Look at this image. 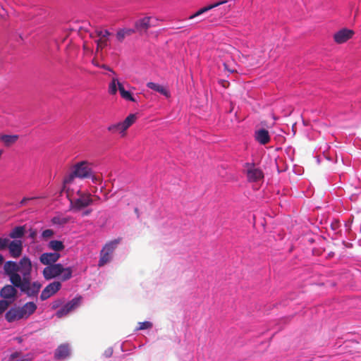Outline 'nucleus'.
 Masks as SVG:
<instances>
[{
	"instance_id": "f257e3e1",
	"label": "nucleus",
	"mask_w": 361,
	"mask_h": 361,
	"mask_svg": "<svg viewBox=\"0 0 361 361\" xmlns=\"http://www.w3.org/2000/svg\"><path fill=\"white\" fill-rule=\"evenodd\" d=\"M73 270L71 267L64 268L61 264H54L46 267L42 271L46 280H51L61 275V280L65 281L72 277Z\"/></svg>"
},
{
	"instance_id": "f03ea898",
	"label": "nucleus",
	"mask_w": 361,
	"mask_h": 361,
	"mask_svg": "<svg viewBox=\"0 0 361 361\" xmlns=\"http://www.w3.org/2000/svg\"><path fill=\"white\" fill-rule=\"evenodd\" d=\"M92 171L87 161H80L73 166V171L67 176L63 183L65 184L71 183L75 178H87L92 176Z\"/></svg>"
},
{
	"instance_id": "7ed1b4c3",
	"label": "nucleus",
	"mask_w": 361,
	"mask_h": 361,
	"mask_svg": "<svg viewBox=\"0 0 361 361\" xmlns=\"http://www.w3.org/2000/svg\"><path fill=\"white\" fill-rule=\"evenodd\" d=\"M4 270L5 274L9 277V281L14 286L20 283L22 280L18 273V263L13 261H7L4 263Z\"/></svg>"
},
{
	"instance_id": "20e7f679",
	"label": "nucleus",
	"mask_w": 361,
	"mask_h": 361,
	"mask_svg": "<svg viewBox=\"0 0 361 361\" xmlns=\"http://www.w3.org/2000/svg\"><path fill=\"white\" fill-rule=\"evenodd\" d=\"M16 287L19 288L20 290L25 293L29 297L36 296L42 287V284L38 281L31 282V279L20 281Z\"/></svg>"
},
{
	"instance_id": "39448f33",
	"label": "nucleus",
	"mask_w": 361,
	"mask_h": 361,
	"mask_svg": "<svg viewBox=\"0 0 361 361\" xmlns=\"http://www.w3.org/2000/svg\"><path fill=\"white\" fill-rule=\"evenodd\" d=\"M120 240H114L106 243L100 252V258L99 260L98 266L103 267L111 259V255L116 246L119 243Z\"/></svg>"
},
{
	"instance_id": "423d86ee",
	"label": "nucleus",
	"mask_w": 361,
	"mask_h": 361,
	"mask_svg": "<svg viewBox=\"0 0 361 361\" xmlns=\"http://www.w3.org/2000/svg\"><path fill=\"white\" fill-rule=\"evenodd\" d=\"M159 20L152 16H145L135 23V30L140 34H146L149 28L158 25Z\"/></svg>"
},
{
	"instance_id": "0eeeda50",
	"label": "nucleus",
	"mask_w": 361,
	"mask_h": 361,
	"mask_svg": "<svg viewBox=\"0 0 361 361\" xmlns=\"http://www.w3.org/2000/svg\"><path fill=\"white\" fill-rule=\"evenodd\" d=\"M244 168L249 182H257L264 178L262 171L257 168L254 164L245 163Z\"/></svg>"
},
{
	"instance_id": "6e6552de",
	"label": "nucleus",
	"mask_w": 361,
	"mask_h": 361,
	"mask_svg": "<svg viewBox=\"0 0 361 361\" xmlns=\"http://www.w3.org/2000/svg\"><path fill=\"white\" fill-rule=\"evenodd\" d=\"M18 272L21 274L22 281L31 279L32 262L29 257L24 256L18 263Z\"/></svg>"
},
{
	"instance_id": "1a4fd4ad",
	"label": "nucleus",
	"mask_w": 361,
	"mask_h": 361,
	"mask_svg": "<svg viewBox=\"0 0 361 361\" xmlns=\"http://www.w3.org/2000/svg\"><path fill=\"white\" fill-rule=\"evenodd\" d=\"M78 194L79 197L73 202L71 201V204L75 209L79 210L92 204L93 200L90 193H80L79 191Z\"/></svg>"
},
{
	"instance_id": "9d476101",
	"label": "nucleus",
	"mask_w": 361,
	"mask_h": 361,
	"mask_svg": "<svg viewBox=\"0 0 361 361\" xmlns=\"http://www.w3.org/2000/svg\"><path fill=\"white\" fill-rule=\"evenodd\" d=\"M16 287L12 285H6L0 291V296L4 301H10L11 305L16 300L18 290Z\"/></svg>"
},
{
	"instance_id": "9b49d317",
	"label": "nucleus",
	"mask_w": 361,
	"mask_h": 361,
	"mask_svg": "<svg viewBox=\"0 0 361 361\" xmlns=\"http://www.w3.org/2000/svg\"><path fill=\"white\" fill-rule=\"evenodd\" d=\"M61 288V283L59 281H54L47 285L42 291L40 299L45 300L57 293Z\"/></svg>"
},
{
	"instance_id": "f8f14e48",
	"label": "nucleus",
	"mask_w": 361,
	"mask_h": 361,
	"mask_svg": "<svg viewBox=\"0 0 361 361\" xmlns=\"http://www.w3.org/2000/svg\"><path fill=\"white\" fill-rule=\"evenodd\" d=\"M10 255L13 258L19 257L23 252V242L20 240H13L8 243V247Z\"/></svg>"
},
{
	"instance_id": "ddd939ff",
	"label": "nucleus",
	"mask_w": 361,
	"mask_h": 361,
	"mask_svg": "<svg viewBox=\"0 0 361 361\" xmlns=\"http://www.w3.org/2000/svg\"><path fill=\"white\" fill-rule=\"evenodd\" d=\"M95 36L98 39L95 41L96 44H99V47H106L109 45V37L111 33L107 30L97 29L94 32Z\"/></svg>"
},
{
	"instance_id": "4468645a",
	"label": "nucleus",
	"mask_w": 361,
	"mask_h": 361,
	"mask_svg": "<svg viewBox=\"0 0 361 361\" xmlns=\"http://www.w3.org/2000/svg\"><path fill=\"white\" fill-rule=\"evenodd\" d=\"M80 302V298H75L68 302H67L61 309L57 311L56 315L59 318H61L67 314H68L71 311L75 309Z\"/></svg>"
},
{
	"instance_id": "2eb2a0df",
	"label": "nucleus",
	"mask_w": 361,
	"mask_h": 361,
	"mask_svg": "<svg viewBox=\"0 0 361 361\" xmlns=\"http://www.w3.org/2000/svg\"><path fill=\"white\" fill-rule=\"evenodd\" d=\"M60 257L61 255L58 252H44L40 255L39 261L47 267L56 264Z\"/></svg>"
},
{
	"instance_id": "dca6fc26",
	"label": "nucleus",
	"mask_w": 361,
	"mask_h": 361,
	"mask_svg": "<svg viewBox=\"0 0 361 361\" xmlns=\"http://www.w3.org/2000/svg\"><path fill=\"white\" fill-rule=\"evenodd\" d=\"M353 35V32L352 30L343 29L334 35V40L337 43L341 44L350 39Z\"/></svg>"
},
{
	"instance_id": "f3484780",
	"label": "nucleus",
	"mask_w": 361,
	"mask_h": 361,
	"mask_svg": "<svg viewBox=\"0 0 361 361\" xmlns=\"http://www.w3.org/2000/svg\"><path fill=\"white\" fill-rule=\"evenodd\" d=\"M23 319L28 318L37 310V305L33 302H27L23 307H19Z\"/></svg>"
},
{
	"instance_id": "a211bd4d",
	"label": "nucleus",
	"mask_w": 361,
	"mask_h": 361,
	"mask_svg": "<svg viewBox=\"0 0 361 361\" xmlns=\"http://www.w3.org/2000/svg\"><path fill=\"white\" fill-rule=\"evenodd\" d=\"M255 140L261 145H266L270 141V135L267 130L264 128L255 131Z\"/></svg>"
},
{
	"instance_id": "6ab92c4d",
	"label": "nucleus",
	"mask_w": 361,
	"mask_h": 361,
	"mask_svg": "<svg viewBox=\"0 0 361 361\" xmlns=\"http://www.w3.org/2000/svg\"><path fill=\"white\" fill-rule=\"evenodd\" d=\"M6 319L8 322H13L16 320L23 319L19 307L10 309L5 315Z\"/></svg>"
},
{
	"instance_id": "aec40b11",
	"label": "nucleus",
	"mask_w": 361,
	"mask_h": 361,
	"mask_svg": "<svg viewBox=\"0 0 361 361\" xmlns=\"http://www.w3.org/2000/svg\"><path fill=\"white\" fill-rule=\"evenodd\" d=\"M70 355V348L68 344L60 345L55 351V358L57 360L65 359Z\"/></svg>"
},
{
	"instance_id": "412c9836",
	"label": "nucleus",
	"mask_w": 361,
	"mask_h": 361,
	"mask_svg": "<svg viewBox=\"0 0 361 361\" xmlns=\"http://www.w3.org/2000/svg\"><path fill=\"white\" fill-rule=\"evenodd\" d=\"M227 1L226 0H223V1H217L214 4H209L207 6H204L202 8H200V10H198L196 13H195L194 14L191 15L190 17H189V19H192L197 16H199L203 13H204L205 12H207L221 4H224L225 3H226Z\"/></svg>"
},
{
	"instance_id": "4be33fe9",
	"label": "nucleus",
	"mask_w": 361,
	"mask_h": 361,
	"mask_svg": "<svg viewBox=\"0 0 361 361\" xmlns=\"http://www.w3.org/2000/svg\"><path fill=\"white\" fill-rule=\"evenodd\" d=\"M147 87L151 90H153L163 95H164L166 97H170V92L163 85H161L159 84L153 82H149L147 83Z\"/></svg>"
},
{
	"instance_id": "5701e85b",
	"label": "nucleus",
	"mask_w": 361,
	"mask_h": 361,
	"mask_svg": "<svg viewBox=\"0 0 361 361\" xmlns=\"http://www.w3.org/2000/svg\"><path fill=\"white\" fill-rule=\"evenodd\" d=\"M25 232V226H16L13 228L9 233L11 238L16 240L17 238H22Z\"/></svg>"
},
{
	"instance_id": "b1692460",
	"label": "nucleus",
	"mask_w": 361,
	"mask_h": 361,
	"mask_svg": "<svg viewBox=\"0 0 361 361\" xmlns=\"http://www.w3.org/2000/svg\"><path fill=\"white\" fill-rule=\"evenodd\" d=\"M135 32L134 29L123 28L117 31L116 37L118 42H122L126 37L130 36Z\"/></svg>"
},
{
	"instance_id": "393cba45",
	"label": "nucleus",
	"mask_w": 361,
	"mask_h": 361,
	"mask_svg": "<svg viewBox=\"0 0 361 361\" xmlns=\"http://www.w3.org/2000/svg\"><path fill=\"white\" fill-rule=\"evenodd\" d=\"M18 137L17 135H4L0 137V140L6 146L8 147L16 142Z\"/></svg>"
},
{
	"instance_id": "a878e982",
	"label": "nucleus",
	"mask_w": 361,
	"mask_h": 361,
	"mask_svg": "<svg viewBox=\"0 0 361 361\" xmlns=\"http://www.w3.org/2000/svg\"><path fill=\"white\" fill-rule=\"evenodd\" d=\"M48 247L49 249L55 251V252L62 251L65 248L63 242L57 240H51L48 244Z\"/></svg>"
},
{
	"instance_id": "bb28decb",
	"label": "nucleus",
	"mask_w": 361,
	"mask_h": 361,
	"mask_svg": "<svg viewBox=\"0 0 361 361\" xmlns=\"http://www.w3.org/2000/svg\"><path fill=\"white\" fill-rule=\"evenodd\" d=\"M70 221H71V217L61 216V215L54 216L51 220V221L53 224H56V225H59V226H63L64 224H66Z\"/></svg>"
},
{
	"instance_id": "cd10ccee",
	"label": "nucleus",
	"mask_w": 361,
	"mask_h": 361,
	"mask_svg": "<svg viewBox=\"0 0 361 361\" xmlns=\"http://www.w3.org/2000/svg\"><path fill=\"white\" fill-rule=\"evenodd\" d=\"M118 90L122 98L130 102H135V99L132 96L131 93L129 91L126 90L121 83H118Z\"/></svg>"
},
{
	"instance_id": "c85d7f7f",
	"label": "nucleus",
	"mask_w": 361,
	"mask_h": 361,
	"mask_svg": "<svg viewBox=\"0 0 361 361\" xmlns=\"http://www.w3.org/2000/svg\"><path fill=\"white\" fill-rule=\"evenodd\" d=\"M108 130L112 133L119 132L121 133H124L126 129L123 123V122L118 123L116 124L111 125L108 127Z\"/></svg>"
},
{
	"instance_id": "c756f323",
	"label": "nucleus",
	"mask_w": 361,
	"mask_h": 361,
	"mask_svg": "<svg viewBox=\"0 0 361 361\" xmlns=\"http://www.w3.org/2000/svg\"><path fill=\"white\" fill-rule=\"evenodd\" d=\"M242 58L244 59L243 61L249 66H253L259 63V60L255 59L252 56L243 54Z\"/></svg>"
},
{
	"instance_id": "7c9ffc66",
	"label": "nucleus",
	"mask_w": 361,
	"mask_h": 361,
	"mask_svg": "<svg viewBox=\"0 0 361 361\" xmlns=\"http://www.w3.org/2000/svg\"><path fill=\"white\" fill-rule=\"evenodd\" d=\"M118 83H121L117 78H114L109 84V92L110 94L114 95L117 92V86L118 87Z\"/></svg>"
},
{
	"instance_id": "2f4dec72",
	"label": "nucleus",
	"mask_w": 361,
	"mask_h": 361,
	"mask_svg": "<svg viewBox=\"0 0 361 361\" xmlns=\"http://www.w3.org/2000/svg\"><path fill=\"white\" fill-rule=\"evenodd\" d=\"M136 118L137 116L135 114H130L126 117V118L123 121L126 130L135 122Z\"/></svg>"
},
{
	"instance_id": "473e14b6",
	"label": "nucleus",
	"mask_w": 361,
	"mask_h": 361,
	"mask_svg": "<svg viewBox=\"0 0 361 361\" xmlns=\"http://www.w3.org/2000/svg\"><path fill=\"white\" fill-rule=\"evenodd\" d=\"M54 234V232L52 229H46L42 233V238L44 240H47L49 238H51Z\"/></svg>"
},
{
	"instance_id": "72a5a7b5",
	"label": "nucleus",
	"mask_w": 361,
	"mask_h": 361,
	"mask_svg": "<svg viewBox=\"0 0 361 361\" xmlns=\"http://www.w3.org/2000/svg\"><path fill=\"white\" fill-rule=\"evenodd\" d=\"M11 305L10 301L0 300V314H1Z\"/></svg>"
},
{
	"instance_id": "f704fd0d",
	"label": "nucleus",
	"mask_w": 361,
	"mask_h": 361,
	"mask_svg": "<svg viewBox=\"0 0 361 361\" xmlns=\"http://www.w3.org/2000/svg\"><path fill=\"white\" fill-rule=\"evenodd\" d=\"M138 324H139V327L137 328L138 330L147 329H150L152 326V324L150 322H147V321L143 322H140Z\"/></svg>"
},
{
	"instance_id": "c9c22d12",
	"label": "nucleus",
	"mask_w": 361,
	"mask_h": 361,
	"mask_svg": "<svg viewBox=\"0 0 361 361\" xmlns=\"http://www.w3.org/2000/svg\"><path fill=\"white\" fill-rule=\"evenodd\" d=\"M9 239L6 238H0V250H5L8 247Z\"/></svg>"
},
{
	"instance_id": "e433bc0d",
	"label": "nucleus",
	"mask_w": 361,
	"mask_h": 361,
	"mask_svg": "<svg viewBox=\"0 0 361 361\" xmlns=\"http://www.w3.org/2000/svg\"><path fill=\"white\" fill-rule=\"evenodd\" d=\"M37 197H24L22 199V200L20 202V207L24 206L27 204V202L30 200L36 199Z\"/></svg>"
},
{
	"instance_id": "4c0bfd02",
	"label": "nucleus",
	"mask_w": 361,
	"mask_h": 361,
	"mask_svg": "<svg viewBox=\"0 0 361 361\" xmlns=\"http://www.w3.org/2000/svg\"><path fill=\"white\" fill-rule=\"evenodd\" d=\"M37 232L36 230H30L29 237L32 239H35L37 236Z\"/></svg>"
},
{
	"instance_id": "58836bf2",
	"label": "nucleus",
	"mask_w": 361,
	"mask_h": 361,
	"mask_svg": "<svg viewBox=\"0 0 361 361\" xmlns=\"http://www.w3.org/2000/svg\"><path fill=\"white\" fill-rule=\"evenodd\" d=\"M100 68H103V69H105V70H107L109 71H111L112 73H114V72L113 71V70L108 66L105 65V64H102L101 65Z\"/></svg>"
},
{
	"instance_id": "ea45409f",
	"label": "nucleus",
	"mask_w": 361,
	"mask_h": 361,
	"mask_svg": "<svg viewBox=\"0 0 361 361\" xmlns=\"http://www.w3.org/2000/svg\"><path fill=\"white\" fill-rule=\"evenodd\" d=\"M92 63L94 66H97V67H99L101 66V65L98 63V61L95 59H93L92 61Z\"/></svg>"
},
{
	"instance_id": "a19ab883",
	"label": "nucleus",
	"mask_w": 361,
	"mask_h": 361,
	"mask_svg": "<svg viewBox=\"0 0 361 361\" xmlns=\"http://www.w3.org/2000/svg\"><path fill=\"white\" fill-rule=\"evenodd\" d=\"M92 212V209L84 211L82 214V216H88Z\"/></svg>"
},
{
	"instance_id": "79ce46f5",
	"label": "nucleus",
	"mask_w": 361,
	"mask_h": 361,
	"mask_svg": "<svg viewBox=\"0 0 361 361\" xmlns=\"http://www.w3.org/2000/svg\"><path fill=\"white\" fill-rule=\"evenodd\" d=\"M103 49H104V47H99V44H97V48H96V52H99L100 51H102Z\"/></svg>"
},
{
	"instance_id": "37998d69",
	"label": "nucleus",
	"mask_w": 361,
	"mask_h": 361,
	"mask_svg": "<svg viewBox=\"0 0 361 361\" xmlns=\"http://www.w3.org/2000/svg\"><path fill=\"white\" fill-rule=\"evenodd\" d=\"M228 85H229V82H228V81H225V80H224V81H223V82H222V85H223L224 87H228Z\"/></svg>"
},
{
	"instance_id": "c03bdc74",
	"label": "nucleus",
	"mask_w": 361,
	"mask_h": 361,
	"mask_svg": "<svg viewBox=\"0 0 361 361\" xmlns=\"http://www.w3.org/2000/svg\"><path fill=\"white\" fill-rule=\"evenodd\" d=\"M4 260V259L3 255L0 254V265L3 264Z\"/></svg>"
},
{
	"instance_id": "a18cd8bd",
	"label": "nucleus",
	"mask_w": 361,
	"mask_h": 361,
	"mask_svg": "<svg viewBox=\"0 0 361 361\" xmlns=\"http://www.w3.org/2000/svg\"><path fill=\"white\" fill-rule=\"evenodd\" d=\"M229 9H230V6H228L226 8H224L225 13H227L229 11Z\"/></svg>"
},
{
	"instance_id": "49530a36",
	"label": "nucleus",
	"mask_w": 361,
	"mask_h": 361,
	"mask_svg": "<svg viewBox=\"0 0 361 361\" xmlns=\"http://www.w3.org/2000/svg\"><path fill=\"white\" fill-rule=\"evenodd\" d=\"M58 305H58L57 303L54 304L53 307H54V308H56V307H58Z\"/></svg>"
},
{
	"instance_id": "de8ad7c7",
	"label": "nucleus",
	"mask_w": 361,
	"mask_h": 361,
	"mask_svg": "<svg viewBox=\"0 0 361 361\" xmlns=\"http://www.w3.org/2000/svg\"><path fill=\"white\" fill-rule=\"evenodd\" d=\"M20 361H30V360L29 359H23V360H21Z\"/></svg>"
},
{
	"instance_id": "09e8293b",
	"label": "nucleus",
	"mask_w": 361,
	"mask_h": 361,
	"mask_svg": "<svg viewBox=\"0 0 361 361\" xmlns=\"http://www.w3.org/2000/svg\"><path fill=\"white\" fill-rule=\"evenodd\" d=\"M224 66L225 69H228L226 63H224Z\"/></svg>"
},
{
	"instance_id": "8fccbe9b",
	"label": "nucleus",
	"mask_w": 361,
	"mask_h": 361,
	"mask_svg": "<svg viewBox=\"0 0 361 361\" xmlns=\"http://www.w3.org/2000/svg\"><path fill=\"white\" fill-rule=\"evenodd\" d=\"M108 200V196L107 195H105V200Z\"/></svg>"
}]
</instances>
